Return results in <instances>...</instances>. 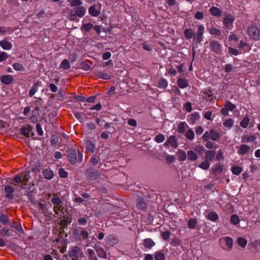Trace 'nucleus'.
<instances>
[{
  "mask_svg": "<svg viewBox=\"0 0 260 260\" xmlns=\"http://www.w3.org/2000/svg\"><path fill=\"white\" fill-rule=\"evenodd\" d=\"M247 35L253 40L257 41L260 40V28L255 25H250L247 28Z\"/></svg>",
  "mask_w": 260,
  "mask_h": 260,
  "instance_id": "obj_1",
  "label": "nucleus"
},
{
  "mask_svg": "<svg viewBox=\"0 0 260 260\" xmlns=\"http://www.w3.org/2000/svg\"><path fill=\"white\" fill-rule=\"evenodd\" d=\"M236 108V106L229 101H225L224 107L220 110V113L224 116L229 115V111H232Z\"/></svg>",
  "mask_w": 260,
  "mask_h": 260,
  "instance_id": "obj_2",
  "label": "nucleus"
},
{
  "mask_svg": "<svg viewBox=\"0 0 260 260\" xmlns=\"http://www.w3.org/2000/svg\"><path fill=\"white\" fill-rule=\"evenodd\" d=\"M85 174L87 178L91 180L96 179L100 175L99 171L93 168L87 169L85 172Z\"/></svg>",
  "mask_w": 260,
  "mask_h": 260,
  "instance_id": "obj_3",
  "label": "nucleus"
},
{
  "mask_svg": "<svg viewBox=\"0 0 260 260\" xmlns=\"http://www.w3.org/2000/svg\"><path fill=\"white\" fill-rule=\"evenodd\" d=\"M235 17L231 14L226 15L223 20V24L228 29L231 30L233 27Z\"/></svg>",
  "mask_w": 260,
  "mask_h": 260,
  "instance_id": "obj_4",
  "label": "nucleus"
},
{
  "mask_svg": "<svg viewBox=\"0 0 260 260\" xmlns=\"http://www.w3.org/2000/svg\"><path fill=\"white\" fill-rule=\"evenodd\" d=\"M67 154L69 161L72 164H75L77 162V153L76 150L73 148H70L67 150Z\"/></svg>",
  "mask_w": 260,
  "mask_h": 260,
  "instance_id": "obj_5",
  "label": "nucleus"
},
{
  "mask_svg": "<svg viewBox=\"0 0 260 260\" xmlns=\"http://www.w3.org/2000/svg\"><path fill=\"white\" fill-rule=\"evenodd\" d=\"M209 45L211 51L215 53H218L222 48V44L215 40L211 41Z\"/></svg>",
  "mask_w": 260,
  "mask_h": 260,
  "instance_id": "obj_6",
  "label": "nucleus"
},
{
  "mask_svg": "<svg viewBox=\"0 0 260 260\" xmlns=\"http://www.w3.org/2000/svg\"><path fill=\"white\" fill-rule=\"evenodd\" d=\"M204 32V26L203 25H200L198 26L197 35V41L198 43H200L203 41V36Z\"/></svg>",
  "mask_w": 260,
  "mask_h": 260,
  "instance_id": "obj_7",
  "label": "nucleus"
},
{
  "mask_svg": "<svg viewBox=\"0 0 260 260\" xmlns=\"http://www.w3.org/2000/svg\"><path fill=\"white\" fill-rule=\"evenodd\" d=\"M203 94H204V98L207 101L212 102L213 100V97L214 94L212 92V90L211 87H208L206 89H205L203 91Z\"/></svg>",
  "mask_w": 260,
  "mask_h": 260,
  "instance_id": "obj_8",
  "label": "nucleus"
},
{
  "mask_svg": "<svg viewBox=\"0 0 260 260\" xmlns=\"http://www.w3.org/2000/svg\"><path fill=\"white\" fill-rule=\"evenodd\" d=\"M250 151V146L246 144H243L239 147V148L238 150V153L240 155H244V154L249 153Z\"/></svg>",
  "mask_w": 260,
  "mask_h": 260,
  "instance_id": "obj_9",
  "label": "nucleus"
},
{
  "mask_svg": "<svg viewBox=\"0 0 260 260\" xmlns=\"http://www.w3.org/2000/svg\"><path fill=\"white\" fill-rule=\"evenodd\" d=\"M224 240L225 242L226 247H223L222 249L226 251H230L233 248V239L230 237H224Z\"/></svg>",
  "mask_w": 260,
  "mask_h": 260,
  "instance_id": "obj_10",
  "label": "nucleus"
},
{
  "mask_svg": "<svg viewBox=\"0 0 260 260\" xmlns=\"http://www.w3.org/2000/svg\"><path fill=\"white\" fill-rule=\"evenodd\" d=\"M1 81L4 84L9 85L13 81V78L12 75H3L0 78Z\"/></svg>",
  "mask_w": 260,
  "mask_h": 260,
  "instance_id": "obj_11",
  "label": "nucleus"
},
{
  "mask_svg": "<svg viewBox=\"0 0 260 260\" xmlns=\"http://www.w3.org/2000/svg\"><path fill=\"white\" fill-rule=\"evenodd\" d=\"M144 246L149 249H151L155 245V243L151 238H146L143 240Z\"/></svg>",
  "mask_w": 260,
  "mask_h": 260,
  "instance_id": "obj_12",
  "label": "nucleus"
},
{
  "mask_svg": "<svg viewBox=\"0 0 260 260\" xmlns=\"http://www.w3.org/2000/svg\"><path fill=\"white\" fill-rule=\"evenodd\" d=\"M209 11L212 16L217 17H220L222 14L221 11L218 8L214 6L211 7Z\"/></svg>",
  "mask_w": 260,
  "mask_h": 260,
  "instance_id": "obj_13",
  "label": "nucleus"
},
{
  "mask_svg": "<svg viewBox=\"0 0 260 260\" xmlns=\"http://www.w3.org/2000/svg\"><path fill=\"white\" fill-rule=\"evenodd\" d=\"M137 207L141 210L145 209L147 208V204L144 198L141 197L137 198Z\"/></svg>",
  "mask_w": 260,
  "mask_h": 260,
  "instance_id": "obj_14",
  "label": "nucleus"
},
{
  "mask_svg": "<svg viewBox=\"0 0 260 260\" xmlns=\"http://www.w3.org/2000/svg\"><path fill=\"white\" fill-rule=\"evenodd\" d=\"M4 190L6 193V197L9 199H12L14 198V196L12 194L14 192V188L11 186H6L4 188Z\"/></svg>",
  "mask_w": 260,
  "mask_h": 260,
  "instance_id": "obj_15",
  "label": "nucleus"
},
{
  "mask_svg": "<svg viewBox=\"0 0 260 260\" xmlns=\"http://www.w3.org/2000/svg\"><path fill=\"white\" fill-rule=\"evenodd\" d=\"M216 155V151L215 150H207L205 152V159L209 161H211Z\"/></svg>",
  "mask_w": 260,
  "mask_h": 260,
  "instance_id": "obj_16",
  "label": "nucleus"
},
{
  "mask_svg": "<svg viewBox=\"0 0 260 260\" xmlns=\"http://www.w3.org/2000/svg\"><path fill=\"white\" fill-rule=\"evenodd\" d=\"M42 174L44 178L47 180H50L54 177L53 172L49 169H44L42 171Z\"/></svg>",
  "mask_w": 260,
  "mask_h": 260,
  "instance_id": "obj_17",
  "label": "nucleus"
},
{
  "mask_svg": "<svg viewBox=\"0 0 260 260\" xmlns=\"http://www.w3.org/2000/svg\"><path fill=\"white\" fill-rule=\"evenodd\" d=\"M177 84L179 87L182 89L185 88L189 86L187 80L182 78L178 79Z\"/></svg>",
  "mask_w": 260,
  "mask_h": 260,
  "instance_id": "obj_18",
  "label": "nucleus"
},
{
  "mask_svg": "<svg viewBox=\"0 0 260 260\" xmlns=\"http://www.w3.org/2000/svg\"><path fill=\"white\" fill-rule=\"evenodd\" d=\"M86 152L89 153H93L95 150V144L90 141H87L86 143Z\"/></svg>",
  "mask_w": 260,
  "mask_h": 260,
  "instance_id": "obj_19",
  "label": "nucleus"
},
{
  "mask_svg": "<svg viewBox=\"0 0 260 260\" xmlns=\"http://www.w3.org/2000/svg\"><path fill=\"white\" fill-rule=\"evenodd\" d=\"M88 12L92 17H96L100 13V10L96 9L95 5H92L89 8Z\"/></svg>",
  "mask_w": 260,
  "mask_h": 260,
  "instance_id": "obj_20",
  "label": "nucleus"
},
{
  "mask_svg": "<svg viewBox=\"0 0 260 260\" xmlns=\"http://www.w3.org/2000/svg\"><path fill=\"white\" fill-rule=\"evenodd\" d=\"M211 140L214 141H217L220 138L221 135L219 133L216 132L214 129L211 128Z\"/></svg>",
  "mask_w": 260,
  "mask_h": 260,
  "instance_id": "obj_21",
  "label": "nucleus"
},
{
  "mask_svg": "<svg viewBox=\"0 0 260 260\" xmlns=\"http://www.w3.org/2000/svg\"><path fill=\"white\" fill-rule=\"evenodd\" d=\"M0 46L3 49L7 50L11 49L12 47V44L11 43L6 40L1 41Z\"/></svg>",
  "mask_w": 260,
  "mask_h": 260,
  "instance_id": "obj_22",
  "label": "nucleus"
},
{
  "mask_svg": "<svg viewBox=\"0 0 260 260\" xmlns=\"http://www.w3.org/2000/svg\"><path fill=\"white\" fill-rule=\"evenodd\" d=\"M223 170V166L220 163L217 164L214 166L212 170V173L215 174H218L222 172Z\"/></svg>",
  "mask_w": 260,
  "mask_h": 260,
  "instance_id": "obj_23",
  "label": "nucleus"
},
{
  "mask_svg": "<svg viewBox=\"0 0 260 260\" xmlns=\"http://www.w3.org/2000/svg\"><path fill=\"white\" fill-rule=\"evenodd\" d=\"M32 127L30 125H27L21 128V134L27 138L29 137L30 133L32 131Z\"/></svg>",
  "mask_w": 260,
  "mask_h": 260,
  "instance_id": "obj_24",
  "label": "nucleus"
},
{
  "mask_svg": "<svg viewBox=\"0 0 260 260\" xmlns=\"http://www.w3.org/2000/svg\"><path fill=\"white\" fill-rule=\"evenodd\" d=\"M53 210L56 215L57 216H61L63 214V207L62 204H59L58 205H55L53 206Z\"/></svg>",
  "mask_w": 260,
  "mask_h": 260,
  "instance_id": "obj_25",
  "label": "nucleus"
},
{
  "mask_svg": "<svg viewBox=\"0 0 260 260\" xmlns=\"http://www.w3.org/2000/svg\"><path fill=\"white\" fill-rule=\"evenodd\" d=\"M168 142L170 143L173 147L176 148L178 147V143L176 138L175 136H170L167 139Z\"/></svg>",
  "mask_w": 260,
  "mask_h": 260,
  "instance_id": "obj_26",
  "label": "nucleus"
},
{
  "mask_svg": "<svg viewBox=\"0 0 260 260\" xmlns=\"http://www.w3.org/2000/svg\"><path fill=\"white\" fill-rule=\"evenodd\" d=\"M256 139V137L253 135L248 136L245 135L241 138V142L243 143H248L249 142H253Z\"/></svg>",
  "mask_w": 260,
  "mask_h": 260,
  "instance_id": "obj_27",
  "label": "nucleus"
},
{
  "mask_svg": "<svg viewBox=\"0 0 260 260\" xmlns=\"http://www.w3.org/2000/svg\"><path fill=\"white\" fill-rule=\"evenodd\" d=\"M207 218L213 222H216L219 218L218 214L214 211L210 212L207 215Z\"/></svg>",
  "mask_w": 260,
  "mask_h": 260,
  "instance_id": "obj_28",
  "label": "nucleus"
},
{
  "mask_svg": "<svg viewBox=\"0 0 260 260\" xmlns=\"http://www.w3.org/2000/svg\"><path fill=\"white\" fill-rule=\"evenodd\" d=\"M187 126L188 125L185 122H180L178 125L177 132L180 134H183Z\"/></svg>",
  "mask_w": 260,
  "mask_h": 260,
  "instance_id": "obj_29",
  "label": "nucleus"
},
{
  "mask_svg": "<svg viewBox=\"0 0 260 260\" xmlns=\"http://www.w3.org/2000/svg\"><path fill=\"white\" fill-rule=\"evenodd\" d=\"M39 85L40 83L38 82L32 85L29 92L30 97H32L38 91Z\"/></svg>",
  "mask_w": 260,
  "mask_h": 260,
  "instance_id": "obj_30",
  "label": "nucleus"
},
{
  "mask_svg": "<svg viewBox=\"0 0 260 260\" xmlns=\"http://www.w3.org/2000/svg\"><path fill=\"white\" fill-rule=\"evenodd\" d=\"M197 219L196 218H190L187 222V227L190 229H194L197 224Z\"/></svg>",
  "mask_w": 260,
  "mask_h": 260,
  "instance_id": "obj_31",
  "label": "nucleus"
},
{
  "mask_svg": "<svg viewBox=\"0 0 260 260\" xmlns=\"http://www.w3.org/2000/svg\"><path fill=\"white\" fill-rule=\"evenodd\" d=\"M96 251L99 257L103 258H107V253L103 248L98 247L96 248Z\"/></svg>",
  "mask_w": 260,
  "mask_h": 260,
  "instance_id": "obj_32",
  "label": "nucleus"
},
{
  "mask_svg": "<svg viewBox=\"0 0 260 260\" xmlns=\"http://www.w3.org/2000/svg\"><path fill=\"white\" fill-rule=\"evenodd\" d=\"M188 159L190 161H194L198 158L197 154L192 150H189L187 153Z\"/></svg>",
  "mask_w": 260,
  "mask_h": 260,
  "instance_id": "obj_33",
  "label": "nucleus"
},
{
  "mask_svg": "<svg viewBox=\"0 0 260 260\" xmlns=\"http://www.w3.org/2000/svg\"><path fill=\"white\" fill-rule=\"evenodd\" d=\"M96 76L104 80H109L111 79V76L109 74L102 71L97 73Z\"/></svg>",
  "mask_w": 260,
  "mask_h": 260,
  "instance_id": "obj_34",
  "label": "nucleus"
},
{
  "mask_svg": "<svg viewBox=\"0 0 260 260\" xmlns=\"http://www.w3.org/2000/svg\"><path fill=\"white\" fill-rule=\"evenodd\" d=\"M14 31V29L12 28L11 27H0V33L2 34H10L12 33Z\"/></svg>",
  "mask_w": 260,
  "mask_h": 260,
  "instance_id": "obj_35",
  "label": "nucleus"
},
{
  "mask_svg": "<svg viewBox=\"0 0 260 260\" xmlns=\"http://www.w3.org/2000/svg\"><path fill=\"white\" fill-rule=\"evenodd\" d=\"M166 256L165 254L160 251H156L154 253L155 260H165Z\"/></svg>",
  "mask_w": 260,
  "mask_h": 260,
  "instance_id": "obj_36",
  "label": "nucleus"
},
{
  "mask_svg": "<svg viewBox=\"0 0 260 260\" xmlns=\"http://www.w3.org/2000/svg\"><path fill=\"white\" fill-rule=\"evenodd\" d=\"M71 67L69 61L68 59H64L60 64L59 68L63 70L69 69Z\"/></svg>",
  "mask_w": 260,
  "mask_h": 260,
  "instance_id": "obj_37",
  "label": "nucleus"
},
{
  "mask_svg": "<svg viewBox=\"0 0 260 260\" xmlns=\"http://www.w3.org/2000/svg\"><path fill=\"white\" fill-rule=\"evenodd\" d=\"M184 36L187 39H191L193 36H195L193 30L190 28L185 29L184 30Z\"/></svg>",
  "mask_w": 260,
  "mask_h": 260,
  "instance_id": "obj_38",
  "label": "nucleus"
},
{
  "mask_svg": "<svg viewBox=\"0 0 260 260\" xmlns=\"http://www.w3.org/2000/svg\"><path fill=\"white\" fill-rule=\"evenodd\" d=\"M186 154L183 150H179L178 152V157L179 161H184L186 158Z\"/></svg>",
  "mask_w": 260,
  "mask_h": 260,
  "instance_id": "obj_39",
  "label": "nucleus"
},
{
  "mask_svg": "<svg viewBox=\"0 0 260 260\" xmlns=\"http://www.w3.org/2000/svg\"><path fill=\"white\" fill-rule=\"evenodd\" d=\"M200 117L199 113L194 112L190 115V120L192 124H194L196 121L198 120Z\"/></svg>",
  "mask_w": 260,
  "mask_h": 260,
  "instance_id": "obj_40",
  "label": "nucleus"
},
{
  "mask_svg": "<svg viewBox=\"0 0 260 260\" xmlns=\"http://www.w3.org/2000/svg\"><path fill=\"white\" fill-rule=\"evenodd\" d=\"M223 125L225 127L231 128L233 126L234 120L232 118H228L224 121Z\"/></svg>",
  "mask_w": 260,
  "mask_h": 260,
  "instance_id": "obj_41",
  "label": "nucleus"
},
{
  "mask_svg": "<svg viewBox=\"0 0 260 260\" xmlns=\"http://www.w3.org/2000/svg\"><path fill=\"white\" fill-rule=\"evenodd\" d=\"M237 243L242 248H244L246 247L247 242L245 238L242 237H239L237 239Z\"/></svg>",
  "mask_w": 260,
  "mask_h": 260,
  "instance_id": "obj_42",
  "label": "nucleus"
},
{
  "mask_svg": "<svg viewBox=\"0 0 260 260\" xmlns=\"http://www.w3.org/2000/svg\"><path fill=\"white\" fill-rule=\"evenodd\" d=\"M22 180L24 185H26L29 178V172H25L22 174Z\"/></svg>",
  "mask_w": 260,
  "mask_h": 260,
  "instance_id": "obj_43",
  "label": "nucleus"
},
{
  "mask_svg": "<svg viewBox=\"0 0 260 260\" xmlns=\"http://www.w3.org/2000/svg\"><path fill=\"white\" fill-rule=\"evenodd\" d=\"M79 252V248H75L70 251V256L71 257H78Z\"/></svg>",
  "mask_w": 260,
  "mask_h": 260,
  "instance_id": "obj_44",
  "label": "nucleus"
},
{
  "mask_svg": "<svg viewBox=\"0 0 260 260\" xmlns=\"http://www.w3.org/2000/svg\"><path fill=\"white\" fill-rule=\"evenodd\" d=\"M242 171V169L241 167L238 166H235L232 167V172L233 174L238 175H239Z\"/></svg>",
  "mask_w": 260,
  "mask_h": 260,
  "instance_id": "obj_45",
  "label": "nucleus"
},
{
  "mask_svg": "<svg viewBox=\"0 0 260 260\" xmlns=\"http://www.w3.org/2000/svg\"><path fill=\"white\" fill-rule=\"evenodd\" d=\"M186 138L189 140H192L194 138V134L191 129L187 130L185 133Z\"/></svg>",
  "mask_w": 260,
  "mask_h": 260,
  "instance_id": "obj_46",
  "label": "nucleus"
},
{
  "mask_svg": "<svg viewBox=\"0 0 260 260\" xmlns=\"http://www.w3.org/2000/svg\"><path fill=\"white\" fill-rule=\"evenodd\" d=\"M230 221L233 224L236 225L240 222L239 217L236 214H233L231 216Z\"/></svg>",
  "mask_w": 260,
  "mask_h": 260,
  "instance_id": "obj_47",
  "label": "nucleus"
},
{
  "mask_svg": "<svg viewBox=\"0 0 260 260\" xmlns=\"http://www.w3.org/2000/svg\"><path fill=\"white\" fill-rule=\"evenodd\" d=\"M249 123V119L248 117H245L240 122V126L243 128H246Z\"/></svg>",
  "mask_w": 260,
  "mask_h": 260,
  "instance_id": "obj_48",
  "label": "nucleus"
},
{
  "mask_svg": "<svg viewBox=\"0 0 260 260\" xmlns=\"http://www.w3.org/2000/svg\"><path fill=\"white\" fill-rule=\"evenodd\" d=\"M168 86V82L165 79H161L158 84L159 88H166Z\"/></svg>",
  "mask_w": 260,
  "mask_h": 260,
  "instance_id": "obj_49",
  "label": "nucleus"
},
{
  "mask_svg": "<svg viewBox=\"0 0 260 260\" xmlns=\"http://www.w3.org/2000/svg\"><path fill=\"white\" fill-rule=\"evenodd\" d=\"M210 165V161L205 159V161L200 164L199 167L204 170H206L209 168Z\"/></svg>",
  "mask_w": 260,
  "mask_h": 260,
  "instance_id": "obj_50",
  "label": "nucleus"
},
{
  "mask_svg": "<svg viewBox=\"0 0 260 260\" xmlns=\"http://www.w3.org/2000/svg\"><path fill=\"white\" fill-rule=\"evenodd\" d=\"M51 203L53 204V206L55 205H58L59 204H62V202L61 200L57 197H54L51 200Z\"/></svg>",
  "mask_w": 260,
  "mask_h": 260,
  "instance_id": "obj_51",
  "label": "nucleus"
},
{
  "mask_svg": "<svg viewBox=\"0 0 260 260\" xmlns=\"http://www.w3.org/2000/svg\"><path fill=\"white\" fill-rule=\"evenodd\" d=\"M87 254L88 255L89 258L90 260H97V258L95 255L94 251L91 249H88Z\"/></svg>",
  "mask_w": 260,
  "mask_h": 260,
  "instance_id": "obj_52",
  "label": "nucleus"
},
{
  "mask_svg": "<svg viewBox=\"0 0 260 260\" xmlns=\"http://www.w3.org/2000/svg\"><path fill=\"white\" fill-rule=\"evenodd\" d=\"M165 140V136L161 134H159L157 135L154 138V140L156 142L158 143H161L164 142Z\"/></svg>",
  "mask_w": 260,
  "mask_h": 260,
  "instance_id": "obj_53",
  "label": "nucleus"
},
{
  "mask_svg": "<svg viewBox=\"0 0 260 260\" xmlns=\"http://www.w3.org/2000/svg\"><path fill=\"white\" fill-rule=\"evenodd\" d=\"M205 142H206V147L208 149H212V148H214V149H217L218 147L217 145L214 142H212L211 141H210L209 140Z\"/></svg>",
  "mask_w": 260,
  "mask_h": 260,
  "instance_id": "obj_54",
  "label": "nucleus"
},
{
  "mask_svg": "<svg viewBox=\"0 0 260 260\" xmlns=\"http://www.w3.org/2000/svg\"><path fill=\"white\" fill-rule=\"evenodd\" d=\"M9 221V218L7 215L2 214L0 216V222L3 224H7Z\"/></svg>",
  "mask_w": 260,
  "mask_h": 260,
  "instance_id": "obj_55",
  "label": "nucleus"
},
{
  "mask_svg": "<svg viewBox=\"0 0 260 260\" xmlns=\"http://www.w3.org/2000/svg\"><path fill=\"white\" fill-rule=\"evenodd\" d=\"M209 33L212 35L219 36L221 35V33L220 30H219L215 27L211 28L209 30Z\"/></svg>",
  "mask_w": 260,
  "mask_h": 260,
  "instance_id": "obj_56",
  "label": "nucleus"
},
{
  "mask_svg": "<svg viewBox=\"0 0 260 260\" xmlns=\"http://www.w3.org/2000/svg\"><path fill=\"white\" fill-rule=\"evenodd\" d=\"M202 139L204 142L208 141L211 139V132L210 129L209 131H206L203 135Z\"/></svg>",
  "mask_w": 260,
  "mask_h": 260,
  "instance_id": "obj_57",
  "label": "nucleus"
},
{
  "mask_svg": "<svg viewBox=\"0 0 260 260\" xmlns=\"http://www.w3.org/2000/svg\"><path fill=\"white\" fill-rule=\"evenodd\" d=\"M13 67L14 69L17 71H23L24 68L22 64L19 63H14L13 64Z\"/></svg>",
  "mask_w": 260,
  "mask_h": 260,
  "instance_id": "obj_58",
  "label": "nucleus"
},
{
  "mask_svg": "<svg viewBox=\"0 0 260 260\" xmlns=\"http://www.w3.org/2000/svg\"><path fill=\"white\" fill-rule=\"evenodd\" d=\"M93 27V25L91 23H88L82 25V29L87 32L89 31L91 28Z\"/></svg>",
  "mask_w": 260,
  "mask_h": 260,
  "instance_id": "obj_59",
  "label": "nucleus"
},
{
  "mask_svg": "<svg viewBox=\"0 0 260 260\" xmlns=\"http://www.w3.org/2000/svg\"><path fill=\"white\" fill-rule=\"evenodd\" d=\"M2 233L4 236H13V232L11 230L7 229H3L2 230Z\"/></svg>",
  "mask_w": 260,
  "mask_h": 260,
  "instance_id": "obj_60",
  "label": "nucleus"
},
{
  "mask_svg": "<svg viewBox=\"0 0 260 260\" xmlns=\"http://www.w3.org/2000/svg\"><path fill=\"white\" fill-rule=\"evenodd\" d=\"M233 66L230 63H228L225 65L224 67V72L227 74H230L231 73L233 70Z\"/></svg>",
  "mask_w": 260,
  "mask_h": 260,
  "instance_id": "obj_61",
  "label": "nucleus"
},
{
  "mask_svg": "<svg viewBox=\"0 0 260 260\" xmlns=\"http://www.w3.org/2000/svg\"><path fill=\"white\" fill-rule=\"evenodd\" d=\"M9 57V55L5 52L0 53V62L6 60Z\"/></svg>",
  "mask_w": 260,
  "mask_h": 260,
  "instance_id": "obj_62",
  "label": "nucleus"
},
{
  "mask_svg": "<svg viewBox=\"0 0 260 260\" xmlns=\"http://www.w3.org/2000/svg\"><path fill=\"white\" fill-rule=\"evenodd\" d=\"M95 99V97L94 96H91L88 98H86L85 96L82 95V102H84L85 101L87 102L90 103H92Z\"/></svg>",
  "mask_w": 260,
  "mask_h": 260,
  "instance_id": "obj_63",
  "label": "nucleus"
},
{
  "mask_svg": "<svg viewBox=\"0 0 260 260\" xmlns=\"http://www.w3.org/2000/svg\"><path fill=\"white\" fill-rule=\"evenodd\" d=\"M203 17L204 13L201 11H197L194 15V18L196 19L201 20Z\"/></svg>",
  "mask_w": 260,
  "mask_h": 260,
  "instance_id": "obj_64",
  "label": "nucleus"
}]
</instances>
